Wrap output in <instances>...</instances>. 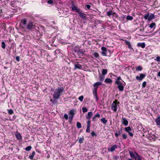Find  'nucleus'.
I'll list each match as a JSON object with an SVG mask.
<instances>
[{"label": "nucleus", "mask_w": 160, "mask_h": 160, "mask_svg": "<svg viewBox=\"0 0 160 160\" xmlns=\"http://www.w3.org/2000/svg\"><path fill=\"white\" fill-rule=\"evenodd\" d=\"M135 153L137 156V159L136 160H142L140 156L136 152H135Z\"/></svg>", "instance_id": "32"}, {"label": "nucleus", "mask_w": 160, "mask_h": 160, "mask_svg": "<svg viewBox=\"0 0 160 160\" xmlns=\"http://www.w3.org/2000/svg\"><path fill=\"white\" fill-rule=\"evenodd\" d=\"M155 60L158 62H160V57L159 56H158L156 57V58Z\"/></svg>", "instance_id": "48"}, {"label": "nucleus", "mask_w": 160, "mask_h": 160, "mask_svg": "<svg viewBox=\"0 0 160 160\" xmlns=\"http://www.w3.org/2000/svg\"><path fill=\"white\" fill-rule=\"evenodd\" d=\"M126 42V44H128V43H129V42H128L127 41Z\"/></svg>", "instance_id": "63"}, {"label": "nucleus", "mask_w": 160, "mask_h": 160, "mask_svg": "<svg viewBox=\"0 0 160 160\" xmlns=\"http://www.w3.org/2000/svg\"><path fill=\"white\" fill-rule=\"evenodd\" d=\"M155 121L157 125H160V115L159 116L157 117Z\"/></svg>", "instance_id": "16"}, {"label": "nucleus", "mask_w": 160, "mask_h": 160, "mask_svg": "<svg viewBox=\"0 0 160 160\" xmlns=\"http://www.w3.org/2000/svg\"><path fill=\"white\" fill-rule=\"evenodd\" d=\"M59 52V50H56L55 51V52L56 53L57 52Z\"/></svg>", "instance_id": "60"}, {"label": "nucleus", "mask_w": 160, "mask_h": 160, "mask_svg": "<svg viewBox=\"0 0 160 160\" xmlns=\"http://www.w3.org/2000/svg\"><path fill=\"white\" fill-rule=\"evenodd\" d=\"M98 87L94 88L93 89V96H96L97 95V91Z\"/></svg>", "instance_id": "26"}, {"label": "nucleus", "mask_w": 160, "mask_h": 160, "mask_svg": "<svg viewBox=\"0 0 160 160\" xmlns=\"http://www.w3.org/2000/svg\"><path fill=\"white\" fill-rule=\"evenodd\" d=\"M149 16V13H148L144 17V18L146 20L148 19Z\"/></svg>", "instance_id": "47"}, {"label": "nucleus", "mask_w": 160, "mask_h": 160, "mask_svg": "<svg viewBox=\"0 0 160 160\" xmlns=\"http://www.w3.org/2000/svg\"><path fill=\"white\" fill-rule=\"evenodd\" d=\"M94 96L96 99V101H98V99L97 95H96V96Z\"/></svg>", "instance_id": "58"}, {"label": "nucleus", "mask_w": 160, "mask_h": 160, "mask_svg": "<svg viewBox=\"0 0 160 160\" xmlns=\"http://www.w3.org/2000/svg\"><path fill=\"white\" fill-rule=\"evenodd\" d=\"M118 105L116 102H113L111 106V109L114 112H116L117 111L118 109Z\"/></svg>", "instance_id": "8"}, {"label": "nucleus", "mask_w": 160, "mask_h": 160, "mask_svg": "<svg viewBox=\"0 0 160 160\" xmlns=\"http://www.w3.org/2000/svg\"><path fill=\"white\" fill-rule=\"evenodd\" d=\"M84 138L83 137L82 138H80L78 140L79 142L80 143H82L83 142V141Z\"/></svg>", "instance_id": "37"}, {"label": "nucleus", "mask_w": 160, "mask_h": 160, "mask_svg": "<svg viewBox=\"0 0 160 160\" xmlns=\"http://www.w3.org/2000/svg\"><path fill=\"white\" fill-rule=\"evenodd\" d=\"M74 69H82V66L79 64V62H75L74 63Z\"/></svg>", "instance_id": "7"}, {"label": "nucleus", "mask_w": 160, "mask_h": 160, "mask_svg": "<svg viewBox=\"0 0 160 160\" xmlns=\"http://www.w3.org/2000/svg\"><path fill=\"white\" fill-rule=\"evenodd\" d=\"M117 80L116 81H118L119 82H120L119 80H121L123 82V81L121 79V78L120 76H119L117 78Z\"/></svg>", "instance_id": "51"}, {"label": "nucleus", "mask_w": 160, "mask_h": 160, "mask_svg": "<svg viewBox=\"0 0 160 160\" xmlns=\"http://www.w3.org/2000/svg\"><path fill=\"white\" fill-rule=\"evenodd\" d=\"M83 96H81L79 97L78 99L80 101L82 102L83 101Z\"/></svg>", "instance_id": "43"}, {"label": "nucleus", "mask_w": 160, "mask_h": 160, "mask_svg": "<svg viewBox=\"0 0 160 160\" xmlns=\"http://www.w3.org/2000/svg\"><path fill=\"white\" fill-rule=\"evenodd\" d=\"M94 56L96 58H98L99 56V54L98 53L96 52H95L93 54Z\"/></svg>", "instance_id": "34"}, {"label": "nucleus", "mask_w": 160, "mask_h": 160, "mask_svg": "<svg viewBox=\"0 0 160 160\" xmlns=\"http://www.w3.org/2000/svg\"><path fill=\"white\" fill-rule=\"evenodd\" d=\"M128 134L131 137H132L133 136V134L132 132H128Z\"/></svg>", "instance_id": "56"}, {"label": "nucleus", "mask_w": 160, "mask_h": 160, "mask_svg": "<svg viewBox=\"0 0 160 160\" xmlns=\"http://www.w3.org/2000/svg\"><path fill=\"white\" fill-rule=\"evenodd\" d=\"M74 52L79 57L82 56L85 52V51L82 49H75L74 50Z\"/></svg>", "instance_id": "4"}, {"label": "nucleus", "mask_w": 160, "mask_h": 160, "mask_svg": "<svg viewBox=\"0 0 160 160\" xmlns=\"http://www.w3.org/2000/svg\"><path fill=\"white\" fill-rule=\"evenodd\" d=\"M146 83L147 82L145 81L144 82L142 83V88H144L146 86Z\"/></svg>", "instance_id": "45"}, {"label": "nucleus", "mask_w": 160, "mask_h": 160, "mask_svg": "<svg viewBox=\"0 0 160 160\" xmlns=\"http://www.w3.org/2000/svg\"><path fill=\"white\" fill-rule=\"evenodd\" d=\"M4 68L5 69H7V68H8V67H6V66H5V67H4Z\"/></svg>", "instance_id": "62"}, {"label": "nucleus", "mask_w": 160, "mask_h": 160, "mask_svg": "<svg viewBox=\"0 0 160 160\" xmlns=\"http://www.w3.org/2000/svg\"><path fill=\"white\" fill-rule=\"evenodd\" d=\"M35 152L34 151H33L32 153V154L29 155V158L31 160H32L35 155Z\"/></svg>", "instance_id": "24"}, {"label": "nucleus", "mask_w": 160, "mask_h": 160, "mask_svg": "<svg viewBox=\"0 0 160 160\" xmlns=\"http://www.w3.org/2000/svg\"><path fill=\"white\" fill-rule=\"evenodd\" d=\"M76 125L77 127L78 128H80L82 127L81 124L79 122H78L77 123Z\"/></svg>", "instance_id": "35"}, {"label": "nucleus", "mask_w": 160, "mask_h": 160, "mask_svg": "<svg viewBox=\"0 0 160 160\" xmlns=\"http://www.w3.org/2000/svg\"><path fill=\"white\" fill-rule=\"evenodd\" d=\"M133 18L131 16H127V17H126V19L127 20H132Z\"/></svg>", "instance_id": "36"}, {"label": "nucleus", "mask_w": 160, "mask_h": 160, "mask_svg": "<svg viewBox=\"0 0 160 160\" xmlns=\"http://www.w3.org/2000/svg\"><path fill=\"white\" fill-rule=\"evenodd\" d=\"M1 47L3 49H4L6 47V45L5 43L4 42H2L1 43Z\"/></svg>", "instance_id": "39"}, {"label": "nucleus", "mask_w": 160, "mask_h": 160, "mask_svg": "<svg viewBox=\"0 0 160 160\" xmlns=\"http://www.w3.org/2000/svg\"><path fill=\"white\" fill-rule=\"evenodd\" d=\"M125 130L127 132H128L131 131L132 129L130 127H128L125 128Z\"/></svg>", "instance_id": "29"}, {"label": "nucleus", "mask_w": 160, "mask_h": 160, "mask_svg": "<svg viewBox=\"0 0 160 160\" xmlns=\"http://www.w3.org/2000/svg\"><path fill=\"white\" fill-rule=\"evenodd\" d=\"M90 123H91V122L90 120H88V121H87V127H90Z\"/></svg>", "instance_id": "52"}, {"label": "nucleus", "mask_w": 160, "mask_h": 160, "mask_svg": "<svg viewBox=\"0 0 160 160\" xmlns=\"http://www.w3.org/2000/svg\"><path fill=\"white\" fill-rule=\"evenodd\" d=\"M17 1L15 0H13L11 1L10 3V5L12 7H15L16 6V3Z\"/></svg>", "instance_id": "20"}, {"label": "nucleus", "mask_w": 160, "mask_h": 160, "mask_svg": "<svg viewBox=\"0 0 160 160\" xmlns=\"http://www.w3.org/2000/svg\"><path fill=\"white\" fill-rule=\"evenodd\" d=\"M50 102H52L53 103L55 101L54 100H52V99H51L50 100Z\"/></svg>", "instance_id": "59"}, {"label": "nucleus", "mask_w": 160, "mask_h": 160, "mask_svg": "<svg viewBox=\"0 0 160 160\" xmlns=\"http://www.w3.org/2000/svg\"><path fill=\"white\" fill-rule=\"evenodd\" d=\"M129 153L131 158L135 160L137 159V156L135 153H134L132 151H129Z\"/></svg>", "instance_id": "10"}, {"label": "nucleus", "mask_w": 160, "mask_h": 160, "mask_svg": "<svg viewBox=\"0 0 160 160\" xmlns=\"http://www.w3.org/2000/svg\"><path fill=\"white\" fill-rule=\"evenodd\" d=\"M8 113L9 114H12L14 113L13 111L11 109H8Z\"/></svg>", "instance_id": "40"}, {"label": "nucleus", "mask_w": 160, "mask_h": 160, "mask_svg": "<svg viewBox=\"0 0 160 160\" xmlns=\"http://www.w3.org/2000/svg\"><path fill=\"white\" fill-rule=\"evenodd\" d=\"M122 122L125 126H127L128 124V122L127 120L125 118L122 117Z\"/></svg>", "instance_id": "13"}, {"label": "nucleus", "mask_w": 160, "mask_h": 160, "mask_svg": "<svg viewBox=\"0 0 160 160\" xmlns=\"http://www.w3.org/2000/svg\"><path fill=\"white\" fill-rule=\"evenodd\" d=\"M113 76L116 77V76L115 75H112Z\"/></svg>", "instance_id": "64"}, {"label": "nucleus", "mask_w": 160, "mask_h": 160, "mask_svg": "<svg viewBox=\"0 0 160 160\" xmlns=\"http://www.w3.org/2000/svg\"><path fill=\"white\" fill-rule=\"evenodd\" d=\"M31 148L32 147L31 146H29L25 148V150L27 151H29L31 149Z\"/></svg>", "instance_id": "42"}, {"label": "nucleus", "mask_w": 160, "mask_h": 160, "mask_svg": "<svg viewBox=\"0 0 160 160\" xmlns=\"http://www.w3.org/2000/svg\"><path fill=\"white\" fill-rule=\"evenodd\" d=\"M146 76V75L142 73L140 74L139 76L136 77V79L139 81H142Z\"/></svg>", "instance_id": "9"}, {"label": "nucleus", "mask_w": 160, "mask_h": 160, "mask_svg": "<svg viewBox=\"0 0 160 160\" xmlns=\"http://www.w3.org/2000/svg\"><path fill=\"white\" fill-rule=\"evenodd\" d=\"M122 138L124 139H126L127 138V135L125 134L124 133L122 134Z\"/></svg>", "instance_id": "44"}, {"label": "nucleus", "mask_w": 160, "mask_h": 160, "mask_svg": "<svg viewBox=\"0 0 160 160\" xmlns=\"http://www.w3.org/2000/svg\"><path fill=\"white\" fill-rule=\"evenodd\" d=\"M100 117V115L99 114H97L93 117L92 120L93 121H95L97 120V118H99Z\"/></svg>", "instance_id": "18"}, {"label": "nucleus", "mask_w": 160, "mask_h": 160, "mask_svg": "<svg viewBox=\"0 0 160 160\" xmlns=\"http://www.w3.org/2000/svg\"><path fill=\"white\" fill-rule=\"evenodd\" d=\"M137 46L138 47H141L142 48H144L145 47V44L144 42H138L137 44Z\"/></svg>", "instance_id": "17"}, {"label": "nucleus", "mask_w": 160, "mask_h": 160, "mask_svg": "<svg viewBox=\"0 0 160 160\" xmlns=\"http://www.w3.org/2000/svg\"><path fill=\"white\" fill-rule=\"evenodd\" d=\"M20 58L19 56H17L15 58L16 60L18 62H19L20 61Z\"/></svg>", "instance_id": "53"}, {"label": "nucleus", "mask_w": 160, "mask_h": 160, "mask_svg": "<svg viewBox=\"0 0 160 160\" xmlns=\"http://www.w3.org/2000/svg\"><path fill=\"white\" fill-rule=\"evenodd\" d=\"M82 111L83 113H85L88 111V109L85 107H83L82 108Z\"/></svg>", "instance_id": "41"}, {"label": "nucleus", "mask_w": 160, "mask_h": 160, "mask_svg": "<svg viewBox=\"0 0 160 160\" xmlns=\"http://www.w3.org/2000/svg\"><path fill=\"white\" fill-rule=\"evenodd\" d=\"M122 130V129H121L120 131H119L118 132H116L115 133V135L116 137H118L119 135H121Z\"/></svg>", "instance_id": "27"}, {"label": "nucleus", "mask_w": 160, "mask_h": 160, "mask_svg": "<svg viewBox=\"0 0 160 160\" xmlns=\"http://www.w3.org/2000/svg\"><path fill=\"white\" fill-rule=\"evenodd\" d=\"M118 148V145H114L112 146L111 147H108V151L109 152H113L115 149Z\"/></svg>", "instance_id": "6"}, {"label": "nucleus", "mask_w": 160, "mask_h": 160, "mask_svg": "<svg viewBox=\"0 0 160 160\" xmlns=\"http://www.w3.org/2000/svg\"><path fill=\"white\" fill-rule=\"evenodd\" d=\"M15 136L17 139L19 140H21L22 139V136L18 132L16 133Z\"/></svg>", "instance_id": "12"}, {"label": "nucleus", "mask_w": 160, "mask_h": 160, "mask_svg": "<svg viewBox=\"0 0 160 160\" xmlns=\"http://www.w3.org/2000/svg\"><path fill=\"white\" fill-rule=\"evenodd\" d=\"M53 2V1L52 0H49L48 1V3L50 4H52Z\"/></svg>", "instance_id": "54"}, {"label": "nucleus", "mask_w": 160, "mask_h": 160, "mask_svg": "<svg viewBox=\"0 0 160 160\" xmlns=\"http://www.w3.org/2000/svg\"><path fill=\"white\" fill-rule=\"evenodd\" d=\"M90 127H87V129L86 131L87 132H90Z\"/></svg>", "instance_id": "50"}, {"label": "nucleus", "mask_w": 160, "mask_h": 160, "mask_svg": "<svg viewBox=\"0 0 160 160\" xmlns=\"http://www.w3.org/2000/svg\"><path fill=\"white\" fill-rule=\"evenodd\" d=\"M114 14H115V13L113 12L111 10H110L107 12V14L108 16L109 17H110L111 15H114Z\"/></svg>", "instance_id": "22"}, {"label": "nucleus", "mask_w": 160, "mask_h": 160, "mask_svg": "<svg viewBox=\"0 0 160 160\" xmlns=\"http://www.w3.org/2000/svg\"><path fill=\"white\" fill-rule=\"evenodd\" d=\"M154 18V15L153 14H151L149 16L148 20L149 21L152 20Z\"/></svg>", "instance_id": "23"}, {"label": "nucleus", "mask_w": 160, "mask_h": 160, "mask_svg": "<svg viewBox=\"0 0 160 160\" xmlns=\"http://www.w3.org/2000/svg\"><path fill=\"white\" fill-rule=\"evenodd\" d=\"M136 70L137 71H141L142 69V68L140 66H139L136 68Z\"/></svg>", "instance_id": "28"}, {"label": "nucleus", "mask_w": 160, "mask_h": 160, "mask_svg": "<svg viewBox=\"0 0 160 160\" xmlns=\"http://www.w3.org/2000/svg\"><path fill=\"white\" fill-rule=\"evenodd\" d=\"M86 7L87 9H90L91 7V6L90 5L88 4L86 5Z\"/></svg>", "instance_id": "55"}, {"label": "nucleus", "mask_w": 160, "mask_h": 160, "mask_svg": "<svg viewBox=\"0 0 160 160\" xmlns=\"http://www.w3.org/2000/svg\"><path fill=\"white\" fill-rule=\"evenodd\" d=\"M101 50L102 51L101 53L102 55L104 56H107L108 55V52H109V50H107V48L104 47L101 48Z\"/></svg>", "instance_id": "5"}, {"label": "nucleus", "mask_w": 160, "mask_h": 160, "mask_svg": "<svg viewBox=\"0 0 160 160\" xmlns=\"http://www.w3.org/2000/svg\"><path fill=\"white\" fill-rule=\"evenodd\" d=\"M102 84V83L101 82H97L96 83H95L94 85H93V86L94 88H96V87H98V86H99V85H101Z\"/></svg>", "instance_id": "25"}, {"label": "nucleus", "mask_w": 160, "mask_h": 160, "mask_svg": "<svg viewBox=\"0 0 160 160\" xmlns=\"http://www.w3.org/2000/svg\"><path fill=\"white\" fill-rule=\"evenodd\" d=\"M115 83L118 85V88L119 91H122L124 90V86L125 85L121 83V82H119L118 81H116Z\"/></svg>", "instance_id": "3"}, {"label": "nucleus", "mask_w": 160, "mask_h": 160, "mask_svg": "<svg viewBox=\"0 0 160 160\" xmlns=\"http://www.w3.org/2000/svg\"><path fill=\"white\" fill-rule=\"evenodd\" d=\"M91 134L92 137L97 136V134L94 131L91 132Z\"/></svg>", "instance_id": "46"}, {"label": "nucleus", "mask_w": 160, "mask_h": 160, "mask_svg": "<svg viewBox=\"0 0 160 160\" xmlns=\"http://www.w3.org/2000/svg\"><path fill=\"white\" fill-rule=\"evenodd\" d=\"M75 114V111L74 109H72L70 111L69 114L70 117H72L73 118Z\"/></svg>", "instance_id": "15"}, {"label": "nucleus", "mask_w": 160, "mask_h": 160, "mask_svg": "<svg viewBox=\"0 0 160 160\" xmlns=\"http://www.w3.org/2000/svg\"><path fill=\"white\" fill-rule=\"evenodd\" d=\"M158 76L160 77V71L158 73Z\"/></svg>", "instance_id": "61"}, {"label": "nucleus", "mask_w": 160, "mask_h": 160, "mask_svg": "<svg viewBox=\"0 0 160 160\" xmlns=\"http://www.w3.org/2000/svg\"><path fill=\"white\" fill-rule=\"evenodd\" d=\"M71 8L72 10H75L77 13L80 10V9H78L77 7L75 6L73 4H72Z\"/></svg>", "instance_id": "14"}, {"label": "nucleus", "mask_w": 160, "mask_h": 160, "mask_svg": "<svg viewBox=\"0 0 160 160\" xmlns=\"http://www.w3.org/2000/svg\"><path fill=\"white\" fill-rule=\"evenodd\" d=\"M64 92V88L62 86L58 87L55 90L53 94V98L55 100H58L60 96L62 95Z\"/></svg>", "instance_id": "2"}, {"label": "nucleus", "mask_w": 160, "mask_h": 160, "mask_svg": "<svg viewBox=\"0 0 160 160\" xmlns=\"http://www.w3.org/2000/svg\"><path fill=\"white\" fill-rule=\"evenodd\" d=\"M20 24L22 28L29 30L34 29L35 27L33 22L30 21H27L26 19L22 20Z\"/></svg>", "instance_id": "1"}, {"label": "nucleus", "mask_w": 160, "mask_h": 160, "mask_svg": "<svg viewBox=\"0 0 160 160\" xmlns=\"http://www.w3.org/2000/svg\"><path fill=\"white\" fill-rule=\"evenodd\" d=\"M101 121L104 124H106L107 122V120L105 119V118H102Z\"/></svg>", "instance_id": "30"}, {"label": "nucleus", "mask_w": 160, "mask_h": 160, "mask_svg": "<svg viewBox=\"0 0 160 160\" xmlns=\"http://www.w3.org/2000/svg\"><path fill=\"white\" fill-rule=\"evenodd\" d=\"M78 13L79 14V16L82 18L84 19L86 18V15L82 12H81L80 10Z\"/></svg>", "instance_id": "11"}, {"label": "nucleus", "mask_w": 160, "mask_h": 160, "mask_svg": "<svg viewBox=\"0 0 160 160\" xmlns=\"http://www.w3.org/2000/svg\"><path fill=\"white\" fill-rule=\"evenodd\" d=\"M64 117L66 120H67L68 118V116L67 114H64Z\"/></svg>", "instance_id": "49"}, {"label": "nucleus", "mask_w": 160, "mask_h": 160, "mask_svg": "<svg viewBox=\"0 0 160 160\" xmlns=\"http://www.w3.org/2000/svg\"><path fill=\"white\" fill-rule=\"evenodd\" d=\"M73 119V118L72 117H69V121L70 122H71Z\"/></svg>", "instance_id": "57"}, {"label": "nucleus", "mask_w": 160, "mask_h": 160, "mask_svg": "<svg viewBox=\"0 0 160 160\" xmlns=\"http://www.w3.org/2000/svg\"><path fill=\"white\" fill-rule=\"evenodd\" d=\"M155 25V22H152L151 23L149 26V27L151 28H152Z\"/></svg>", "instance_id": "38"}, {"label": "nucleus", "mask_w": 160, "mask_h": 160, "mask_svg": "<svg viewBox=\"0 0 160 160\" xmlns=\"http://www.w3.org/2000/svg\"><path fill=\"white\" fill-rule=\"evenodd\" d=\"M92 115V112H89L88 113V115L86 116L87 119L89 120L91 118Z\"/></svg>", "instance_id": "19"}, {"label": "nucleus", "mask_w": 160, "mask_h": 160, "mask_svg": "<svg viewBox=\"0 0 160 160\" xmlns=\"http://www.w3.org/2000/svg\"><path fill=\"white\" fill-rule=\"evenodd\" d=\"M100 81L101 82L105 78V76L104 75H100L99 76Z\"/></svg>", "instance_id": "31"}, {"label": "nucleus", "mask_w": 160, "mask_h": 160, "mask_svg": "<svg viewBox=\"0 0 160 160\" xmlns=\"http://www.w3.org/2000/svg\"><path fill=\"white\" fill-rule=\"evenodd\" d=\"M112 80L110 78H106L104 81V82L107 83H110L112 82Z\"/></svg>", "instance_id": "21"}, {"label": "nucleus", "mask_w": 160, "mask_h": 160, "mask_svg": "<svg viewBox=\"0 0 160 160\" xmlns=\"http://www.w3.org/2000/svg\"><path fill=\"white\" fill-rule=\"evenodd\" d=\"M108 71L106 69H103L102 70V72L103 75H105L107 73Z\"/></svg>", "instance_id": "33"}]
</instances>
